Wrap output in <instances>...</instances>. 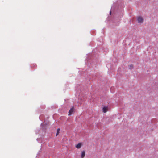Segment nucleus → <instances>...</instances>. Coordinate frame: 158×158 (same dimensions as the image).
Wrapping results in <instances>:
<instances>
[{"label": "nucleus", "mask_w": 158, "mask_h": 158, "mask_svg": "<svg viewBox=\"0 0 158 158\" xmlns=\"http://www.w3.org/2000/svg\"><path fill=\"white\" fill-rule=\"evenodd\" d=\"M137 20L138 23H142L143 22L144 19L142 17L139 16L137 18Z\"/></svg>", "instance_id": "1"}, {"label": "nucleus", "mask_w": 158, "mask_h": 158, "mask_svg": "<svg viewBox=\"0 0 158 158\" xmlns=\"http://www.w3.org/2000/svg\"><path fill=\"white\" fill-rule=\"evenodd\" d=\"M74 112V107H72L69 110V112L68 115H71Z\"/></svg>", "instance_id": "2"}, {"label": "nucleus", "mask_w": 158, "mask_h": 158, "mask_svg": "<svg viewBox=\"0 0 158 158\" xmlns=\"http://www.w3.org/2000/svg\"><path fill=\"white\" fill-rule=\"evenodd\" d=\"M81 146L82 143H80L76 145V147L78 149H79L81 148Z\"/></svg>", "instance_id": "3"}, {"label": "nucleus", "mask_w": 158, "mask_h": 158, "mask_svg": "<svg viewBox=\"0 0 158 158\" xmlns=\"http://www.w3.org/2000/svg\"><path fill=\"white\" fill-rule=\"evenodd\" d=\"M85 155V152L84 151H83L82 152L81 154V157L82 158H83L84 157Z\"/></svg>", "instance_id": "4"}, {"label": "nucleus", "mask_w": 158, "mask_h": 158, "mask_svg": "<svg viewBox=\"0 0 158 158\" xmlns=\"http://www.w3.org/2000/svg\"><path fill=\"white\" fill-rule=\"evenodd\" d=\"M107 108L106 107H104L103 108V111L104 113H106L107 111Z\"/></svg>", "instance_id": "5"}, {"label": "nucleus", "mask_w": 158, "mask_h": 158, "mask_svg": "<svg viewBox=\"0 0 158 158\" xmlns=\"http://www.w3.org/2000/svg\"><path fill=\"white\" fill-rule=\"evenodd\" d=\"M60 130V129L59 128H58L57 129V133L56 135V136H57L59 134Z\"/></svg>", "instance_id": "6"}, {"label": "nucleus", "mask_w": 158, "mask_h": 158, "mask_svg": "<svg viewBox=\"0 0 158 158\" xmlns=\"http://www.w3.org/2000/svg\"><path fill=\"white\" fill-rule=\"evenodd\" d=\"M133 67V65L132 64H131L129 66V68L130 69L132 68Z\"/></svg>", "instance_id": "7"}]
</instances>
